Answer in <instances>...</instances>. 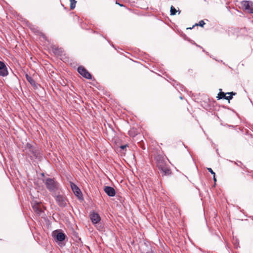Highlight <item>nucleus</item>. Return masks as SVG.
<instances>
[{"label": "nucleus", "mask_w": 253, "mask_h": 253, "mask_svg": "<svg viewBox=\"0 0 253 253\" xmlns=\"http://www.w3.org/2000/svg\"><path fill=\"white\" fill-rule=\"evenodd\" d=\"M157 166L165 175H169L171 173L170 169L168 168L165 164L164 157L160 155L157 156L155 158Z\"/></svg>", "instance_id": "nucleus-1"}, {"label": "nucleus", "mask_w": 253, "mask_h": 253, "mask_svg": "<svg viewBox=\"0 0 253 253\" xmlns=\"http://www.w3.org/2000/svg\"><path fill=\"white\" fill-rule=\"evenodd\" d=\"M45 184L46 188L50 192L56 191L58 188V183L51 178H48L45 181Z\"/></svg>", "instance_id": "nucleus-2"}, {"label": "nucleus", "mask_w": 253, "mask_h": 253, "mask_svg": "<svg viewBox=\"0 0 253 253\" xmlns=\"http://www.w3.org/2000/svg\"><path fill=\"white\" fill-rule=\"evenodd\" d=\"M241 4L243 8L251 13H253V2L252 1L243 0L241 2Z\"/></svg>", "instance_id": "nucleus-3"}, {"label": "nucleus", "mask_w": 253, "mask_h": 253, "mask_svg": "<svg viewBox=\"0 0 253 253\" xmlns=\"http://www.w3.org/2000/svg\"><path fill=\"white\" fill-rule=\"evenodd\" d=\"M52 236L58 241L62 242L65 239L66 235L60 230H56L52 232Z\"/></svg>", "instance_id": "nucleus-4"}, {"label": "nucleus", "mask_w": 253, "mask_h": 253, "mask_svg": "<svg viewBox=\"0 0 253 253\" xmlns=\"http://www.w3.org/2000/svg\"><path fill=\"white\" fill-rule=\"evenodd\" d=\"M78 72L84 77L86 79H89L91 76L89 73H88L86 70L83 67H79L78 69Z\"/></svg>", "instance_id": "nucleus-5"}, {"label": "nucleus", "mask_w": 253, "mask_h": 253, "mask_svg": "<svg viewBox=\"0 0 253 253\" xmlns=\"http://www.w3.org/2000/svg\"><path fill=\"white\" fill-rule=\"evenodd\" d=\"M8 73L6 66L3 62L0 61V76L3 77L6 76Z\"/></svg>", "instance_id": "nucleus-6"}, {"label": "nucleus", "mask_w": 253, "mask_h": 253, "mask_svg": "<svg viewBox=\"0 0 253 253\" xmlns=\"http://www.w3.org/2000/svg\"><path fill=\"white\" fill-rule=\"evenodd\" d=\"M56 200L58 205L60 207H65L67 204L66 200L65 198L62 195L57 196L56 197Z\"/></svg>", "instance_id": "nucleus-7"}, {"label": "nucleus", "mask_w": 253, "mask_h": 253, "mask_svg": "<svg viewBox=\"0 0 253 253\" xmlns=\"http://www.w3.org/2000/svg\"><path fill=\"white\" fill-rule=\"evenodd\" d=\"M90 219L93 224H96L100 221V217L99 214L93 212L90 214Z\"/></svg>", "instance_id": "nucleus-8"}, {"label": "nucleus", "mask_w": 253, "mask_h": 253, "mask_svg": "<svg viewBox=\"0 0 253 253\" xmlns=\"http://www.w3.org/2000/svg\"><path fill=\"white\" fill-rule=\"evenodd\" d=\"M105 193L109 196H114L116 192L114 189L111 187L106 186L104 188Z\"/></svg>", "instance_id": "nucleus-9"}, {"label": "nucleus", "mask_w": 253, "mask_h": 253, "mask_svg": "<svg viewBox=\"0 0 253 253\" xmlns=\"http://www.w3.org/2000/svg\"><path fill=\"white\" fill-rule=\"evenodd\" d=\"M71 188L74 194L77 196H79L81 194V191L79 187L73 182L70 183Z\"/></svg>", "instance_id": "nucleus-10"}, {"label": "nucleus", "mask_w": 253, "mask_h": 253, "mask_svg": "<svg viewBox=\"0 0 253 253\" xmlns=\"http://www.w3.org/2000/svg\"><path fill=\"white\" fill-rule=\"evenodd\" d=\"M33 208L34 210L35 211L37 212L38 213H39L42 211L41 209L40 208V205L38 204L33 205Z\"/></svg>", "instance_id": "nucleus-11"}, {"label": "nucleus", "mask_w": 253, "mask_h": 253, "mask_svg": "<svg viewBox=\"0 0 253 253\" xmlns=\"http://www.w3.org/2000/svg\"><path fill=\"white\" fill-rule=\"evenodd\" d=\"M26 79L27 80V81L32 84V85H34L35 84V81H34V80L32 78V77H31L30 76H29V75H26Z\"/></svg>", "instance_id": "nucleus-12"}, {"label": "nucleus", "mask_w": 253, "mask_h": 253, "mask_svg": "<svg viewBox=\"0 0 253 253\" xmlns=\"http://www.w3.org/2000/svg\"><path fill=\"white\" fill-rule=\"evenodd\" d=\"M226 94H229L230 95H229V96H226L225 95V99L229 100L233 98L232 95H235L236 94V93H234L233 92H228Z\"/></svg>", "instance_id": "nucleus-13"}, {"label": "nucleus", "mask_w": 253, "mask_h": 253, "mask_svg": "<svg viewBox=\"0 0 253 253\" xmlns=\"http://www.w3.org/2000/svg\"><path fill=\"white\" fill-rule=\"evenodd\" d=\"M70 1L71 2L70 8L71 9H73L76 6L77 1L76 0H70Z\"/></svg>", "instance_id": "nucleus-14"}, {"label": "nucleus", "mask_w": 253, "mask_h": 253, "mask_svg": "<svg viewBox=\"0 0 253 253\" xmlns=\"http://www.w3.org/2000/svg\"><path fill=\"white\" fill-rule=\"evenodd\" d=\"M226 94L223 92H220L218 93L217 97L218 99L224 98L225 97Z\"/></svg>", "instance_id": "nucleus-15"}, {"label": "nucleus", "mask_w": 253, "mask_h": 253, "mask_svg": "<svg viewBox=\"0 0 253 253\" xmlns=\"http://www.w3.org/2000/svg\"><path fill=\"white\" fill-rule=\"evenodd\" d=\"M176 9L173 7L172 6L170 8V13H171V15H175L176 14Z\"/></svg>", "instance_id": "nucleus-16"}, {"label": "nucleus", "mask_w": 253, "mask_h": 253, "mask_svg": "<svg viewBox=\"0 0 253 253\" xmlns=\"http://www.w3.org/2000/svg\"><path fill=\"white\" fill-rule=\"evenodd\" d=\"M208 170L209 172H210L213 175V179L215 181L216 178L215 177V172H213V171L212 170L211 168H208Z\"/></svg>", "instance_id": "nucleus-17"}, {"label": "nucleus", "mask_w": 253, "mask_h": 253, "mask_svg": "<svg viewBox=\"0 0 253 253\" xmlns=\"http://www.w3.org/2000/svg\"><path fill=\"white\" fill-rule=\"evenodd\" d=\"M205 24V23L204 22V21L203 20H201L199 22V24H197V25H199L201 27H203Z\"/></svg>", "instance_id": "nucleus-18"}, {"label": "nucleus", "mask_w": 253, "mask_h": 253, "mask_svg": "<svg viewBox=\"0 0 253 253\" xmlns=\"http://www.w3.org/2000/svg\"><path fill=\"white\" fill-rule=\"evenodd\" d=\"M126 147V145H123V146H121V148L122 149H124Z\"/></svg>", "instance_id": "nucleus-19"}]
</instances>
